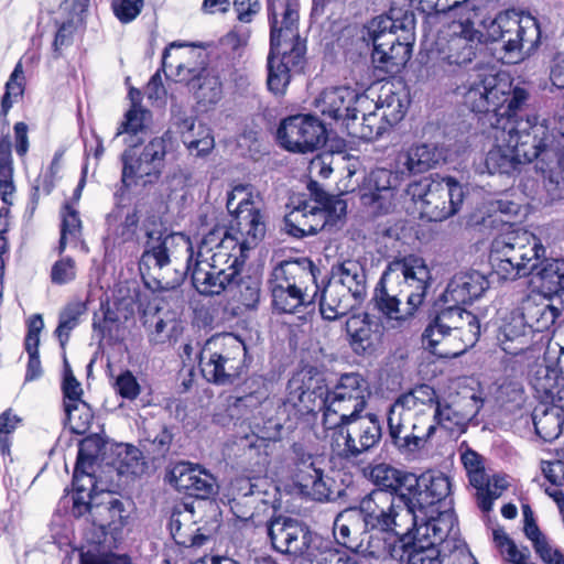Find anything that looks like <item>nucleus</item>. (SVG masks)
<instances>
[{
	"label": "nucleus",
	"instance_id": "55",
	"mask_svg": "<svg viewBox=\"0 0 564 564\" xmlns=\"http://www.w3.org/2000/svg\"><path fill=\"white\" fill-rule=\"evenodd\" d=\"M69 429L75 434H84L90 427L94 415L90 406L83 400L65 402L64 406Z\"/></svg>",
	"mask_w": 564,
	"mask_h": 564
},
{
	"label": "nucleus",
	"instance_id": "41",
	"mask_svg": "<svg viewBox=\"0 0 564 564\" xmlns=\"http://www.w3.org/2000/svg\"><path fill=\"white\" fill-rule=\"evenodd\" d=\"M517 311L523 316L538 343L543 338L541 334L547 330L560 315V311L555 306L543 300L538 302L532 297L524 299Z\"/></svg>",
	"mask_w": 564,
	"mask_h": 564
},
{
	"label": "nucleus",
	"instance_id": "37",
	"mask_svg": "<svg viewBox=\"0 0 564 564\" xmlns=\"http://www.w3.org/2000/svg\"><path fill=\"white\" fill-rule=\"evenodd\" d=\"M415 19L409 10L392 8L389 14L373 18L365 26L367 34L382 35L391 32L400 41L414 42Z\"/></svg>",
	"mask_w": 564,
	"mask_h": 564
},
{
	"label": "nucleus",
	"instance_id": "7",
	"mask_svg": "<svg viewBox=\"0 0 564 564\" xmlns=\"http://www.w3.org/2000/svg\"><path fill=\"white\" fill-rule=\"evenodd\" d=\"M544 253L536 236L528 230L512 229L494 239L490 262L500 278L513 280L536 269Z\"/></svg>",
	"mask_w": 564,
	"mask_h": 564
},
{
	"label": "nucleus",
	"instance_id": "62",
	"mask_svg": "<svg viewBox=\"0 0 564 564\" xmlns=\"http://www.w3.org/2000/svg\"><path fill=\"white\" fill-rule=\"evenodd\" d=\"M286 230L294 237L310 236V229L313 228L307 224L306 202H303L293 208L284 218Z\"/></svg>",
	"mask_w": 564,
	"mask_h": 564
},
{
	"label": "nucleus",
	"instance_id": "11",
	"mask_svg": "<svg viewBox=\"0 0 564 564\" xmlns=\"http://www.w3.org/2000/svg\"><path fill=\"white\" fill-rule=\"evenodd\" d=\"M406 194L411 196L420 216L429 221H443L454 216L465 197L462 184L451 176L411 183Z\"/></svg>",
	"mask_w": 564,
	"mask_h": 564
},
{
	"label": "nucleus",
	"instance_id": "15",
	"mask_svg": "<svg viewBox=\"0 0 564 564\" xmlns=\"http://www.w3.org/2000/svg\"><path fill=\"white\" fill-rule=\"evenodd\" d=\"M330 432V446L340 457L351 459L375 447L381 440L382 429L375 414H357L343 420L338 426L325 427Z\"/></svg>",
	"mask_w": 564,
	"mask_h": 564
},
{
	"label": "nucleus",
	"instance_id": "51",
	"mask_svg": "<svg viewBox=\"0 0 564 564\" xmlns=\"http://www.w3.org/2000/svg\"><path fill=\"white\" fill-rule=\"evenodd\" d=\"M14 191L11 140L7 133L0 139V197L3 203L11 204L10 197Z\"/></svg>",
	"mask_w": 564,
	"mask_h": 564
},
{
	"label": "nucleus",
	"instance_id": "6",
	"mask_svg": "<svg viewBox=\"0 0 564 564\" xmlns=\"http://www.w3.org/2000/svg\"><path fill=\"white\" fill-rule=\"evenodd\" d=\"M193 246L182 232L163 234L160 229L147 230V241L141 263L159 270L158 288L164 291L177 289L186 272L194 264Z\"/></svg>",
	"mask_w": 564,
	"mask_h": 564
},
{
	"label": "nucleus",
	"instance_id": "28",
	"mask_svg": "<svg viewBox=\"0 0 564 564\" xmlns=\"http://www.w3.org/2000/svg\"><path fill=\"white\" fill-rule=\"evenodd\" d=\"M364 39L372 43L371 61L375 67L386 74L399 73L411 57L412 44L400 41L391 32L382 35L364 34Z\"/></svg>",
	"mask_w": 564,
	"mask_h": 564
},
{
	"label": "nucleus",
	"instance_id": "57",
	"mask_svg": "<svg viewBox=\"0 0 564 564\" xmlns=\"http://www.w3.org/2000/svg\"><path fill=\"white\" fill-rule=\"evenodd\" d=\"M115 466L120 475H135L141 470L142 459L140 451L127 444L116 447Z\"/></svg>",
	"mask_w": 564,
	"mask_h": 564
},
{
	"label": "nucleus",
	"instance_id": "21",
	"mask_svg": "<svg viewBox=\"0 0 564 564\" xmlns=\"http://www.w3.org/2000/svg\"><path fill=\"white\" fill-rule=\"evenodd\" d=\"M276 134L285 150L299 153L313 152L326 142L324 124L310 115H296L283 119Z\"/></svg>",
	"mask_w": 564,
	"mask_h": 564
},
{
	"label": "nucleus",
	"instance_id": "25",
	"mask_svg": "<svg viewBox=\"0 0 564 564\" xmlns=\"http://www.w3.org/2000/svg\"><path fill=\"white\" fill-rule=\"evenodd\" d=\"M372 100L359 95L348 87H332L324 89L314 101L316 110L324 117L343 120L346 123L359 111L369 109Z\"/></svg>",
	"mask_w": 564,
	"mask_h": 564
},
{
	"label": "nucleus",
	"instance_id": "26",
	"mask_svg": "<svg viewBox=\"0 0 564 564\" xmlns=\"http://www.w3.org/2000/svg\"><path fill=\"white\" fill-rule=\"evenodd\" d=\"M441 327H449L455 350L440 352L441 357H456L473 347L480 336L478 317L458 305H449L440 312Z\"/></svg>",
	"mask_w": 564,
	"mask_h": 564
},
{
	"label": "nucleus",
	"instance_id": "2",
	"mask_svg": "<svg viewBox=\"0 0 564 564\" xmlns=\"http://www.w3.org/2000/svg\"><path fill=\"white\" fill-rule=\"evenodd\" d=\"M431 281V271L421 257L410 254L388 264L380 280L377 306L389 328L410 326Z\"/></svg>",
	"mask_w": 564,
	"mask_h": 564
},
{
	"label": "nucleus",
	"instance_id": "18",
	"mask_svg": "<svg viewBox=\"0 0 564 564\" xmlns=\"http://www.w3.org/2000/svg\"><path fill=\"white\" fill-rule=\"evenodd\" d=\"M165 155V137L153 138L140 154H137L134 148L126 150L121 156L122 183L127 187L155 183L162 174Z\"/></svg>",
	"mask_w": 564,
	"mask_h": 564
},
{
	"label": "nucleus",
	"instance_id": "39",
	"mask_svg": "<svg viewBox=\"0 0 564 564\" xmlns=\"http://www.w3.org/2000/svg\"><path fill=\"white\" fill-rule=\"evenodd\" d=\"M170 531L174 541L185 547L200 546L206 536L196 528L194 508L187 503L176 506L170 517Z\"/></svg>",
	"mask_w": 564,
	"mask_h": 564
},
{
	"label": "nucleus",
	"instance_id": "1",
	"mask_svg": "<svg viewBox=\"0 0 564 564\" xmlns=\"http://www.w3.org/2000/svg\"><path fill=\"white\" fill-rule=\"evenodd\" d=\"M480 401L475 395L440 400L434 388L421 384L399 395L388 411L392 443L403 453L421 449L437 426L464 433L477 415Z\"/></svg>",
	"mask_w": 564,
	"mask_h": 564
},
{
	"label": "nucleus",
	"instance_id": "27",
	"mask_svg": "<svg viewBox=\"0 0 564 564\" xmlns=\"http://www.w3.org/2000/svg\"><path fill=\"white\" fill-rule=\"evenodd\" d=\"M482 40H437L432 74L436 78L457 74L476 57Z\"/></svg>",
	"mask_w": 564,
	"mask_h": 564
},
{
	"label": "nucleus",
	"instance_id": "8",
	"mask_svg": "<svg viewBox=\"0 0 564 564\" xmlns=\"http://www.w3.org/2000/svg\"><path fill=\"white\" fill-rule=\"evenodd\" d=\"M481 23L487 39L501 42L502 50L511 63L524 59L540 45V23L528 12L506 10Z\"/></svg>",
	"mask_w": 564,
	"mask_h": 564
},
{
	"label": "nucleus",
	"instance_id": "33",
	"mask_svg": "<svg viewBox=\"0 0 564 564\" xmlns=\"http://www.w3.org/2000/svg\"><path fill=\"white\" fill-rule=\"evenodd\" d=\"M171 481L178 491L198 499H207L218 491L216 478L200 466L189 463L175 465Z\"/></svg>",
	"mask_w": 564,
	"mask_h": 564
},
{
	"label": "nucleus",
	"instance_id": "12",
	"mask_svg": "<svg viewBox=\"0 0 564 564\" xmlns=\"http://www.w3.org/2000/svg\"><path fill=\"white\" fill-rule=\"evenodd\" d=\"M245 355L246 346L239 337L230 333L217 334L200 350L202 373L209 382L230 383L239 377Z\"/></svg>",
	"mask_w": 564,
	"mask_h": 564
},
{
	"label": "nucleus",
	"instance_id": "44",
	"mask_svg": "<svg viewBox=\"0 0 564 564\" xmlns=\"http://www.w3.org/2000/svg\"><path fill=\"white\" fill-rule=\"evenodd\" d=\"M530 382L540 402H556L557 392L564 390V377L546 361L536 367Z\"/></svg>",
	"mask_w": 564,
	"mask_h": 564
},
{
	"label": "nucleus",
	"instance_id": "23",
	"mask_svg": "<svg viewBox=\"0 0 564 564\" xmlns=\"http://www.w3.org/2000/svg\"><path fill=\"white\" fill-rule=\"evenodd\" d=\"M416 511L420 518L409 532H404L406 541L411 540L415 546L437 549L447 538L456 535V520L452 513L438 512L433 517L431 510H425V503L416 506Z\"/></svg>",
	"mask_w": 564,
	"mask_h": 564
},
{
	"label": "nucleus",
	"instance_id": "4",
	"mask_svg": "<svg viewBox=\"0 0 564 564\" xmlns=\"http://www.w3.org/2000/svg\"><path fill=\"white\" fill-rule=\"evenodd\" d=\"M247 251L231 238L225 226H216L202 239L192 269L195 289L219 295L237 283Z\"/></svg>",
	"mask_w": 564,
	"mask_h": 564
},
{
	"label": "nucleus",
	"instance_id": "35",
	"mask_svg": "<svg viewBox=\"0 0 564 564\" xmlns=\"http://www.w3.org/2000/svg\"><path fill=\"white\" fill-rule=\"evenodd\" d=\"M295 454V482L301 491L314 500L322 501L329 496V489L324 480L323 470L318 462L311 454L305 453L300 446H294Z\"/></svg>",
	"mask_w": 564,
	"mask_h": 564
},
{
	"label": "nucleus",
	"instance_id": "14",
	"mask_svg": "<svg viewBox=\"0 0 564 564\" xmlns=\"http://www.w3.org/2000/svg\"><path fill=\"white\" fill-rule=\"evenodd\" d=\"M369 394L368 382L361 375L351 372L340 376L337 383L326 393L323 426H338L343 420L360 414L366 408Z\"/></svg>",
	"mask_w": 564,
	"mask_h": 564
},
{
	"label": "nucleus",
	"instance_id": "40",
	"mask_svg": "<svg viewBox=\"0 0 564 564\" xmlns=\"http://www.w3.org/2000/svg\"><path fill=\"white\" fill-rule=\"evenodd\" d=\"M175 124L188 151L196 156L208 154L215 147L210 129L192 117H176Z\"/></svg>",
	"mask_w": 564,
	"mask_h": 564
},
{
	"label": "nucleus",
	"instance_id": "30",
	"mask_svg": "<svg viewBox=\"0 0 564 564\" xmlns=\"http://www.w3.org/2000/svg\"><path fill=\"white\" fill-rule=\"evenodd\" d=\"M107 500L93 505L87 512L91 518V528L85 533L99 539L116 542V534L127 523L128 514L123 503L107 495Z\"/></svg>",
	"mask_w": 564,
	"mask_h": 564
},
{
	"label": "nucleus",
	"instance_id": "61",
	"mask_svg": "<svg viewBox=\"0 0 564 564\" xmlns=\"http://www.w3.org/2000/svg\"><path fill=\"white\" fill-rule=\"evenodd\" d=\"M313 392L304 387L303 380L296 376L288 383L286 402L300 412H308L312 410L311 401Z\"/></svg>",
	"mask_w": 564,
	"mask_h": 564
},
{
	"label": "nucleus",
	"instance_id": "36",
	"mask_svg": "<svg viewBox=\"0 0 564 564\" xmlns=\"http://www.w3.org/2000/svg\"><path fill=\"white\" fill-rule=\"evenodd\" d=\"M488 288V280L480 272H459L448 282L442 299L447 304L459 306L480 297Z\"/></svg>",
	"mask_w": 564,
	"mask_h": 564
},
{
	"label": "nucleus",
	"instance_id": "19",
	"mask_svg": "<svg viewBox=\"0 0 564 564\" xmlns=\"http://www.w3.org/2000/svg\"><path fill=\"white\" fill-rule=\"evenodd\" d=\"M246 195L243 187H236L229 194L227 208L235 213V216L226 230L248 252L264 237L265 224L260 210L249 198L245 197Z\"/></svg>",
	"mask_w": 564,
	"mask_h": 564
},
{
	"label": "nucleus",
	"instance_id": "54",
	"mask_svg": "<svg viewBox=\"0 0 564 564\" xmlns=\"http://www.w3.org/2000/svg\"><path fill=\"white\" fill-rule=\"evenodd\" d=\"M87 311V306L83 301L69 302L59 313V323L55 334L64 346L69 338L70 332L79 324V318Z\"/></svg>",
	"mask_w": 564,
	"mask_h": 564
},
{
	"label": "nucleus",
	"instance_id": "31",
	"mask_svg": "<svg viewBox=\"0 0 564 564\" xmlns=\"http://www.w3.org/2000/svg\"><path fill=\"white\" fill-rule=\"evenodd\" d=\"M362 473L365 477L379 487L378 490L422 498L420 479L412 473L399 470L384 463L369 465L362 469Z\"/></svg>",
	"mask_w": 564,
	"mask_h": 564
},
{
	"label": "nucleus",
	"instance_id": "59",
	"mask_svg": "<svg viewBox=\"0 0 564 564\" xmlns=\"http://www.w3.org/2000/svg\"><path fill=\"white\" fill-rule=\"evenodd\" d=\"M106 447V443L98 434L85 437L78 449L76 465L78 468H91Z\"/></svg>",
	"mask_w": 564,
	"mask_h": 564
},
{
	"label": "nucleus",
	"instance_id": "5",
	"mask_svg": "<svg viewBox=\"0 0 564 564\" xmlns=\"http://www.w3.org/2000/svg\"><path fill=\"white\" fill-rule=\"evenodd\" d=\"M424 503L422 498H413L388 490H372L364 497L358 507L345 509L335 520L346 522L351 528L364 521V527L384 529L398 533L409 532L420 514L416 506Z\"/></svg>",
	"mask_w": 564,
	"mask_h": 564
},
{
	"label": "nucleus",
	"instance_id": "64",
	"mask_svg": "<svg viewBox=\"0 0 564 564\" xmlns=\"http://www.w3.org/2000/svg\"><path fill=\"white\" fill-rule=\"evenodd\" d=\"M539 274L550 291L564 290V259L547 262Z\"/></svg>",
	"mask_w": 564,
	"mask_h": 564
},
{
	"label": "nucleus",
	"instance_id": "42",
	"mask_svg": "<svg viewBox=\"0 0 564 564\" xmlns=\"http://www.w3.org/2000/svg\"><path fill=\"white\" fill-rule=\"evenodd\" d=\"M443 160L442 152L433 144H413L402 151L398 161L402 171L421 174L435 167Z\"/></svg>",
	"mask_w": 564,
	"mask_h": 564
},
{
	"label": "nucleus",
	"instance_id": "17",
	"mask_svg": "<svg viewBox=\"0 0 564 564\" xmlns=\"http://www.w3.org/2000/svg\"><path fill=\"white\" fill-rule=\"evenodd\" d=\"M349 528L346 522L334 521L333 532L338 544L348 550L378 560H401L406 552L409 541L404 533L384 529L364 527L360 541L347 539Z\"/></svg>",
	"mask_w": 564,
	"mask_h": 564
},
{
	"label": "nucleus",
	"instance_id": "38",
	"mask_svg": "<svg viewBox=\"0 0 564 564\" xmlns=\"http://www.w3.org/2000/svg\"><path fill=\"white\" fill-rule=\"evenodd\" d=\"M557 393L558 401L539 402L533 411L535 432L546 442L556 440L564 426V389Z\"/></svg>",
	"mask_w": 564,
	"mask_h": 564
},
{
	"label": "nucleus",
	"instance_id": "29",
	"mask_svg": "<svg viewBox=\"0 0 564 564\" xmlns=\"http://www.w3.org/2000/svg\"><path fill=\"white\" fill-rule=\"evenodd\" d=\"M268 535L274 550L302 555L311 544V531L296 519L278 517L269 522Z\"/></svg>",
	"mask_w": 564,
	"mask_h": 564
},
{
	"label": "nucleus",
	"instance_id": "52",
	"mask_svg": "<svg viewBox=\"0 0 564 564\" xmlns=\"http://www.w3.org/2000/svg\"><path fill=\"white\" fill-rule=\"evenodd\" d=\"M144 326L149 329L150 340L154 344L164 343L170 337V332L174 328L175 318L167 312L154 306V311L144 312Z\"/></svg>",
	"mask_w": 564,
	"mask_h": 564
},
{
	"label": "nucleus",
	"instance_id": "49",
	"mask_svg": "<svg viewBox=\"0 0 564 564\" xmlns=\"http://www.w3.org/2000/svg\"><path fill=\"white\" fill-rule=\"evenodd\" d=\"M348 133L351 137L373 141L381 137L390 127L386 119L375 109L372 111L364 112L361 121H358L357 116L346 123Z\"/></svg>",
	"mask_w": 564,
	"mask_h": 564
},
{
	"label": "nucleus",
	"instance_id": "13",
	"mask_svg": "<svg viewBox=\"0 0 564 564\" xmlns=\"http://www.w3.org/2000/svg\"><path fill=\"white\" fill-rule=\"evenodd\" d=\"M420 6L443 23L438 40H482L484 33L476 28L479 9L470 0H424Z\"/></svg>",
	"mask_w": 564,
	"mask_h": 564
},
{
	"label": "nucleus",
	"instance_id": "9",
	"mask_svg": "<svg viewBox=\"0 0 564 564\" xmlns=\"http://www.w3.org/2000/svg\"><path fill=\"white\" fill-rule=\"evenodd\" d=\"M524 88L497 75H478L469 82L464 94V104L476 113L491 116L490 123L516 115L528 99Z\"/></svg>",
	"mask_w": 564,
	"mask_h": 564
},
{
	"label": "nucleus",
	"instance_id": "58",
	"mask_svg": "<svg viewBox=\"0 0 564 564\" xmlns=\"http://www.w3.org/2000/svg\"><path fill=\"white\" fill-rule=\"evenodd\" d=\"M148 116L149 112L147 110L137 105H132L131 109L126 113L124 121L119 126L116 137L129 134L130 137L124 139V142L130 148H134L137 143L132 137L143 130L144 121Z\"/></svg>",
	"mask_w": 564,
	"mask_h": 564
},
{
	"label": "nucleus",
	"instance_id": "34",
	"mask_svg": "<svg viewBox=\"0 0 564 564\" xmlns=\"http://www.w3.org/2000/svg\"><path fill=\"white\" fill-rule=\"evenodd\" d=\"M346 333L356 354L372 355L382 344L383 326L366 313L357 314L346 321Z\"/></svg>",
	"mask_w": 564,
	"mask_h": 564
},
{
	"label": "nucleus",
	"instance_id": "47",
	"mask_svg": "<svg viewBox=\"0 0 564 564\" xmlns=\"http://www.w3.org/2000/svg\"><path fill=\"white\" fill-rule=\"evenodd\" d=\"M187 86L195 99L203 107L217 104L223 97V83L220 78L207 70L200 72L188 80Z\"/></svg>",
	"mask_w": 564,
	"mask_h": 564
},
{
	"label": "nucleus",
	"instance_id": "46",
	"mask_svg": "<svg viewBox=\"0 0 564 564\" xmlns=\"http://www.w3.org/2000/svg\"><path fill=\"white\" fill-rule=\"evenodd\" d=\"M375 109L392 127L403 119L406 104L403 96L394 90L393 84L388 83L381 86Z\"/></svg>",
	"mask_w": 564,
	"mask_h": 564
},
{
	"label": "nucleus",
	"instance_id": "45",
	"mask_svg": "<svg viewBox=\"0 0 564 564\" xmlns=\"http://www.w3.org/2000/svg\"><path fill=\"white\" fill-rule=\"evenodd\" d=\"M94 470V467L78 468V465L75 466L73 478L74 494L72 496V512L75 517L84 516L93 506V495L97 489L96 480L93 475Z\"/></svg>",
	"mask_w": 564,
	"mask_h": 564
},
{
	"label": "nucleus",
	"instance_id": "32",
	"mask_svg": "<svg viewBox=\"0 0 564 564\" xmlns=\"http://www.w3.org/2000/svg\"><path fill=\"white\" fill-rule=\"evenodd\" d=\"M498 339L502 350L509 355L530 354L534 357L541 351L538 339L518 311L511 312L500 326Z\"/></svg>",
	"mask_w": 564,
	"mask_h": 564
},
{
	"label": "nucleus",
	"instance_id": "43",
	"mask_svg": "<svg viewBox=\"0 0 564 564\" xmlns=\"http://www.w3.org/2000/svg\"><path fill=\"white\" fill-rule=\"evenodd\" d=\"M85 542L76 549L79 564H130L127 555L111 552L112 541L85 534Z\"/></svg>",
	"mask_w": 564,
	"mask_h": 564
},
{
	"label": "nucleus",
	"instance_id": "16",
	"mask_svg": "<svg viewBox=\"0 0 564 564\" xmlns=\"http://www.w3.org/2000/svg\"><path fill=\"white\" fill-rule=\"evenodd\" d=\"M501 120L519 153H528L524 158L525 164L535 159H540L547 166L561 163V155L554 148V137L544 122L536 118H517L516 115Z\"/></svg>",
	"mask_w": 564,
	"mask_h": 564
},
{
	"label": "nucleus",
	"instance_id": "3",
	"mask_svg": "<svg viewBox=\"0 0 564 564\" xmlns=\"http://www.w3.org/2000/svg\"><path fill=\"white\" fill-rule=\"evenodd\" d=\"M270 52L268 87L275 95L285 93L293 75L305 65L306 44L299 33L297 0H271L269 3Z\"/></svg>",
	"mask_w": 564,
	"mask_h": 564
},
{
	"label": "nucleus",
	"instance_id": "53",
	"mask_svg": "<svg viewBox=\"0 0 564 564\" xmlns=\"http://www.w3.org/2000/svg\"><path fill=\"white\" fill-rule=\"evenodd\" d=\"M449 327H441L440 313L434 322L430 324L423 335V344L435 355L446 350H455V343L449 333Z\"/></svg>",
	"mask_w": 564,
	"mask_h": 564
},
{
	"label": "nucleus",
	"instance_id": "24",
	"mask_svg": "<svg viewBox=\"0 0 564 564\" xmlns=\"http://www.w3.org/2000/svg\"><path fill=\"white\" fill-rule=\"evenodd\" d=\"M397 176L387 169H376L365 178L360 202L372 217L388 215L395 207Z\"/></svg>",
	"mask_w": 564,
	"mask_h": 564
},
{
	"label": "nucleus",
	"instance_id": "48",
	"mask_svg": "<svg viewBox=\"0 0 564 564\" xmlns=\"http://www.w3.org/2000/svg\"><path fill=\"white\" fill-rule=\"evenodd\" d=\"M420 479V490L422 499H426L425 510L434 513V506L446 499L452 492V482L448 476L443 473L423 474Z\"/></svg>",
	"mask_w": 564,
	"mask_h": 564
},
{
	"label": "nucleus",
	"instance_id": "63",
	"mask_svg": "<svg viewBox=\"0 0 564 564\" xmlns=\"http://www.w3.org/2000/svg\"><path fill=\"white\" fill-rule=\"evenodd\" d=\"M471 486H479L486 477L484 458L475 451L467 448L460 456Z\"/></svg>",
	"mask_w": 564,
	"mask_h": 564
},
{
	"label": "nucleus",
	"instance_id": "20",
	"mask_svg": "<svg viewBox=\"0 0 564 564\" xmlns=\"http://www.w3.org/2000/svg\"><path fill=\"white\" fill-rule=\"evenodd\" d=\"M310 279H313L312 271L296 261L274 268L270 281L274 308L281 313H294L305 305L302 284Z\"/></svg>",
	"mask_w": 564,
	"mask_h": 564
},
{
	"label": "nucleus",
	"instance_id": "22",
	"mask_svg": "<svg viewBox=\"0 0 564 564\" xmlns=\"http://www.w3.org/2000/svg\"><path fill=\"white\" fill-rule=\"evenodd\" d=\"M491 128L494 142L485 155L480 172L507 176L519 173L521 166L525 164L524 158L528 153H519L517 144L513 143L512 137L507 131L501 119L497 120V122H491Z\"/></svg>",
	"mask_w": 564,
	"mask_h": 564
},
{
	"label": "nucleus",
	"instance_id": "10",
	"mask_svg": "<svg viewBox=\"0 0 564 564\" xmlns=\"http://www.w3.org/2000/svg\"><path fill=\"white\" fill-rule=\"evenodd\" d=\"M367 274L357 260H345L333 265L323 289L319 312L324 319L336 321L346 316L366 296Z\"/></svg>",
	"mask_w": 564,
	"mask_h": 564
},
{
	"label": "nucleus",
	"instance_id": "50",
	"mask_svg": "<svg viewBox=\"0 0 564 564\" xmlns=\"http://www.w3.org/2000/svg\"><path fill=\"white\" fill-rule=\"evenodd\" d=\"M61 238L57 247L58 253H63L67 246H85L82 239V220L78 212L68 204L64 205L62 212Z\"/></svg>",
	"mask_w": 564,
	"mask_h": 564
},
{
	"label": "nucleus",
	"instance_id": "60",
	"mask_svg": "<svg viewBox=\"0 0 564 564\" xmlns=\"http://www.w3.org/2000/svg\"><path fill=\"white\" fill-rule=\"evenodd\" d=\"M22 64L18 63L6 84V94L1 100L0 115L6 117L14 102L22 97L24 91Z\"/></svg>",
	"mask_w": 564,
	"mask_h": 564
},
{
	"label": "nucleus",
	"instance_id": "56",
	"mask_svg": "<svg viewBox=\"0 0 564 564\" xmlns=\"http://www.w3.org/2000/svg\"><path fill=\"white\" fill-rule=\"evenodd\" d=\"M476 489V496L479 508L488 512L492 508V503L498 499L507 488V481L502 477L494 476L491 479L486 475L482 484L473 486Z\"/></svg>",
	"mask_w": 564,
	"mask_h": 564
}]
</instances>
